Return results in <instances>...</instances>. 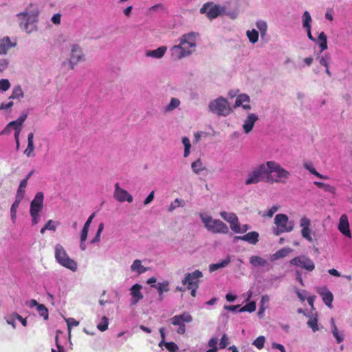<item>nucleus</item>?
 I'll use <instances>...</instances> for the list:
<instances>
[{"label":"nucleus","mask_w":352,"mask_h":352,"mask_svg":"<svg viewBox=\"0 0 352 352\" xmlns=\"http://www.w3.org/2000/svg\"><path fill=\"white\" fill-rule=\"evenodd\" d=\"M200 35L198 32H190L183 34L179 38V43L170 49L171 56L175 60L190 56L196 50L197 41Z\"/></svg>","instance_id":"obj_1"},{"label":"nucleus","mask_w":352,"mask_h":352,"mask_svg":"<svg viewBox=\"0 0 352 352\" xmlns=\"http://www.w3.org/2000/svg\"><path fill=\"white\" fill-rule=\"evenodd\" d=\"M39 12L37 8H28L16 15L21 29L28 34L37 30L36 23Z\"/></svg>","instance_id":"obj_2"},{"label":"nucleus","mask_w":352,"mask_h":352,"mask_svg":"<svg viewBox=\"0 0 352 352\" xmlns=\"http://www.w3.org/2000/svg\"><path fill=\"white\" fill-rule=\"evenodd\" d=\"M267 171L265 182L270 184H283L287 182L291 173L283 168L280 164L275 161H267Z\"/></svg>","instance_id":"obj_3"},{"label":"nucleus","mask_w":352,"mask_h":352,"mask_svg":"<svg viewBox=\"0 0 352 352\" xmlns=\"http://www.w3.org/2000/svg\"><path fill=\"white\" fill-rule=\"evenodd\" d=\"M199 218L208 231L213 234H228L229 228L222 221L213 219L206 213H200Z\"/></svg>","instance_id":"obj_4"},{"label":"nucleus","mask_w":352,"mask_h":352,"mask_svg":"<svg viewBox=\"0 0 352 352\" xmlns=\"http://www.w3.org/2000/svg\"><path fill=\"white\" fill-rule=\"evenodd\" d=\"M267 166L266 163H262L252 167L246 174L244 184L246 186L256 184L265 181L267 177Z\"/></svg>","instance_id":"obj_5"},{"label":"nucleus","mask_w":352,"mask_h":352,"mask_svg":"<svg viewBox=\"0 0 352 352\" xmlns=\"http://www.w3.org/2000/svg\"><path fill=\"white\" fill-rule=\"evenodd\" d=\"M54 257L56 262L63 267L76 272L78 269L77 263L67 254L63 246L59 243L54 246Z\"/></svg>","instance_id":"obj_6"},{"label":"nucleus","mask_w":352,"mask_h":352,"mask_svg":"<svg viewBox=\"0 0 352 352\" xmlns=\"http://www.w3.org/2000/svg\"><path fill=\"white\" fill-rule=\"evenodd\" d=\"M208 109L210 112L219 116H228L232 112L228 100L223 97H219L211 100L208 104Z\"/></svg>","instance_id":"obj_7"},{"label":"nucleus","mask_w":352,"mask_h":352,"mask_svg":"<svg viewBox=\"0 0 352 352\" xmlns=\"http://www.w3.org/2000/svg\"><path fill=\"white\" fill-rule=\"evenodd\" d=\"M274 223L276 228L274 229V233L276 236L283 232H291L294 227V221L289 220L288 217L284 214H276L274 219Z\"/></svg>","instance_id":"obj_8"},{"label":"nucleus","mask_w":352,"mask_h":352,"mask_svg":"<svg viewBox=\"0 0 352 352\" xmlns=\"http://www.w3.org/2000/svg\"><path fill=\"white\" fill-rule=\"evenodd\" d=\"M173 325L178 326L177 333L183 335L186 332L185 322L189 323L192 321V316L188 312H184L180 315H176L168 320Z\"/></svg>","instance_id":"obj_9"},{"label":"nucleus","mask_w":352,"mask_h":352,"mask_svg":"<svg viewBox=\"0 0 352 352\" xmlns=\"http://www.w3.org/2000/svg\"><path fill=\"white\" fill-rule=\"evenodd\" d=\"M224 10V7L217 5L213 2H207L201 8L200 13L205 14L209 19L212 20L218 17Z\"/></svg>","instance_id":"obj_10"},{"label":"nucleus","mask_w":352,"mask_h":352,"mask_svg":"<svg viewBox=\"0 0 352 352\" xmlns=\"http://www.w3.org/2000/svg\"><path fill=\"white\" fill-rule=\"evenodd\" d=\"M290 264L299 267L308 272H312L315 269L314 261L305 255L296 256L290 261Z\"/></svg>","instance_id":"obj_11"},{"label":"nucleus","mask_w":352,"mask_h":352,"mask_svg":"<svg viewBox=\"0 0 352 352\" xmlns=\"http://www.w3.org/2000/svg\"><path fill=\"white\" fill-rule=\"evenodd\" d=\"M84 60V54L78 44L71 45L69 65L73 69L79 62Z\"/></svg>","instance_id":"obj_12"},{"label":"nucleus","mask_w":352,"mask_h":352,"mask_svg":"<svg viewBox=\"0 0 352 352\" xmlns=\"http://www.w3.org/2000/svg\"><path fill=\"white\" fill-rule=\"evenodd\" d=\"M202 276V272L197 270L191 273L186 274L182 283L184 285H187V289H190L195 285H198L199 279Z\"/></svg>","instance_id":"obj_13"},{"label":"nucleus","mask_w":352,"mask_h":352,"mask_svg":"<svg viewBox=\"0 0 352 352\" xmlns=\"http://www.w3.org/2000/svg\"><path fill=\"white\" fill-rule=\"evenodd\" d=\"M16 45L17 41L15 38H11L8 36L2 37L0 38V56L7 55Z\"/></svg>","instance_id":"obj_14"},{"label":"nucleus","mask_w":352,"mask_h":352,"mask_svg":"<svg viewBox=\"0 0 352 352\" xmlns=\"http://www.w3.org/2000/svg\"><path fill=\"white\" fill-rule=\"evenodd\" d=\"M114 198L119 202L127 201L131 203L133 198L126 190L120 187L119 184H115V190L113 194Z\"/></svg>","instance_id":"obj_15"},{"label":"nucleus","mask_w":352,"mask_h":352,"mask_svg":"<svg viewBox=\"0 0 352 352\" xmlns=\"http://www.w3.org/2000/svg\"><path fill=\"white\" fill-rule=\"evenodd\" d=\"M338 229L344 236L349 239L351 238L350 225L348 217L346 214H343L340 216L338 225Z\"/></svg>","instance_id":"obj_16"},{"label":"nucleus","mask_w":352,"mask_h":352,"mask_svg":"<svg viewBox=\"0 0 352 352\" xmlns=\"http://www.w3.org/2000/svg\"><path fill=\"white\" fill-rule=\"evenodd\" d=\"M258 117L256 114L250 113H248L247 117L243 120L242 129L245 134L250 133L255 124L258 121Z\"/></svg>","instance_id":"obj_17"},{"label":"nucleus","mask_w":352,"mask_h":352,"mask_svg":"<svg viewBox=\"0 0 352 352\" xmlns=\"http://www.w3.org/2000/svg\"><path fill=\"white\" fill-rule=\"evenodd\" d=\"M44 195L38 192L30 203V212H41L43 208Z\"/></svg>","instance_id":"obj_18"},{"label":"nucleus","mask_w":352,"mask_h":352,"mask_svg":"<svg viewBox=\"0 0 352 352\" xmlns=\"http://www.w3.org/2000/svg\"><path fill=\"white\" fill-rule=\"evenodd\" d=\"M142 286L140 284H135L130 288V294L131 296V305H135L141 300L144 296L141 292Z\"/></svg>","instance_id":"obj_19"},{"label":"nucleus","mask_w":352,"mask_h":352,"mask_svg":"<svg viewBox=\"0 0 352 352\" xmlns=\"http://www.w3.org/2000/svg\"><path fill=\"white\" fill-rule=\"evenodd\" d=\"M151 287L156 289L158 293V300L162 301L164 298V294L170 291V282L165 280L157 283V285H152Z\"/></svg>","instance_id":"obj_20"},{"label":"nucleus","mask_w":352,"mask_h":352,"mask_svg":"<svg viewBox=\"0 0 352 352\" xmlns=\"http://www.w3.org/2000/svg\"><path fill=\"white\" fill-rule=\"evenodd\" d=\"M259 234L256 231H252L247 233L243 236H236L234 237L235 241H243L249 243L250 244L255 245L258 241Z\"/></svg>","instance_id":"obj_21"},{"label":"nucleus","mask_w":352,"mask_h":352,"mask_svg":"<svg viewBox=\"0 0 352 352\" xmlns=\"http://www.w3.org/2000/svg\"><path fill=\"white\" fill-rule=\"evenodd\" d=\"M318 293L322 296L324 304L329 308H332V301L333 300V294L325 287L318 288Z\"/></svg>","instance_id":"obj_22"},{"label":"nucleus","mask_w":352,"mask_h":352,"mask_svg":"<svg viewBox=\"0 0 352 352\" xmlns=\"http://www.w3.org/2000/svg\"><path fill=\"white\" fill-rule=\"evenodd\" d=\"M220 216L224 221L230 223V226L232 230L239 222L237 216L233 212L222 211L220 212Z\"/></svg>","instance_id":"obj_23"},{"label":"nucleus","mask_w":352,"mask_h":352,"mask_svg":"<svg viewBox=\"0 0 352 352\" xmlns=\"http://www.w3.org/2000/svg\"><path fill=\"white\" fill-rule=\"evenodd\" d=\"M250 263L254 267H267V270H270L272 267L266 259L259 256H252L250 258Z\"/></svg>","instance_id":"obj_24"},{"label":"nucleus","mask_w":352,"mask_h":352,"mask_svg":"<svg viewBox=\"0 0 352 352\" xmlns=\"http://www.w3.org/2000/svg\"><path fill=\"white\" fill-rule=\"evenodd\" d=\"M330 324H331V331L333 334V336L336 338V342L340 344L344 340V334L343 331H339L333 318H331L330 320Z\"/></svg>","instance_id":"obj_25"},{"label":"nucleus","mask_w":352,"mask_h":352,"mask_svg":"<svg viewBox=\"0 0 352 352\" xmlns=\"http://www.w3.org/2000/svg\"><path fill=\"white\" fill-rule=\"evenodd\" d=\"M167 47L166 46H161L156 50L146 51L145 56L146 57L160 59L164 56Z\"/></svg>","instance_id":"obj_26"},{"label":"nucleus","mask_w":352,"mask_h":352,"mask_svg":"<svg viewBox=\"0 0 352 352\" xmlns=\"http://www.w3.org/2000/svg\"><path fill=\"white\" fill-rule=\"evenodd\" d=\"M34 133H30L28 135V146L24 151V154L28 157H34Z\"/></svg>","instance_id":"obj_27"},{"label":"nucleus","mask_w":352,"mask_h":352,"mask_svg":"<svg viewBox=\"0 0 352 352\" xmlns=\"http://www.w3.org/2000/svg\"><path fill=\"white\" fill-rule=\"evenodd\" d=\"M131 270L133 272H136L140 275L148 270V268L142 265V261L139 259H135L131 265Z\"/></svg>","instance_id":"obj_28"},{"label":"nucleus","mask_w":352,"mask_h":352,"mask_svg":"<svg viewBox=\"0 0 352 352\" xmlns=\"http://www.w3.org/2000/svg\"><path fill=\"white\" fill-rule=\"evenodd\" d=\"M231 258L230 255H228L223 260L221 261L213 263L209 265L210 272H214L220 268L226 267L230 262Z\"/></svg>","instance_id":"obj_29"},{"label":"nucleus","mask_w":352,"mask_h":352,"mask_svg":"<svg viewBox=\"0 0 352 352\" xmlns=\"http://www.w3.org/2000/svg\"><path fill=\"white\" fill-rule=\"evenodd\" d=\"M292 250L289 248H282L271 256V261H276L278 259L285 258L287 256L290 252H292Z\"/></svg>","instance_id":"obj_30"},{"label":"nucleus","mask_w":352,"mask_h":352,"mask_svg":"<svg viewBox=\"0 0 352 352\" xmlns=\"http://www.w3.org/2000/svg\"><path fill=\"white\" fill-rule=\"evenodd\" d=\"M303 167L309 170L311 174L316 175L320 179H327L328 177L319 173L314 168V164L311 162H305L303 163Z\"/></svg>","instance_id":"obj_31"},{"label":"nucleus","mask_w":352,"mask_h":352,"mask_svg":"<svg viewBox=\"0 0 352 352\" xmlns=\"http://www.w3.org/2000/svg\"><path fill=\"white\" fill-rule=\"evenodd\" d=\"M302 26L303 29L311 28L312 18L308 11H305L301 16Z\"/></svg>","instance_id":"obj_32"},{"label":"nucleus","mask_w":352,"mask_h":352,"mask_svg":"<svg viewBox=\"0 0 352 352\" xmlns=\"http://www.w3.org/2000/svg\"><path fill=\"white\" fill-rule=\"evenodd\" d=\"M180 100L177 98H172L170 102L164 107V112L169 113L179 107Z\"/></svg>","instance_id":"obj_33"},{"label":"nucleus","mask_w":352,"mask_h":352,"mask_svg":"<svg viewBox=\"0 0 352 352\" xmlns=\"http://www.w3.org/2000/svg\"><path fill=\"white\" fill-rule=\"evenodd\" d=\"M24 97V92L21 87L18 85L13 87L12 94L10 96V99H17L21 100Z\"/></svg>","instance_id":"obj_34"},{"label":"nucleus","mask_w":352,"mask_h":352,"mask_svg":"<svg viewBox=\"0 0 352 352\" xmlns=\"http://www.w3.org/2000/svg\"><path fill=\"white\" fill-rule=\"evenodd\" d=\"M256 26L261 34V37L262 38H265V37L267 36V24L266 21L263 20H258L256 22Z\"/></svg>","instance_id":"obj_35"},{"label":"nucleus","mask_w":352,"mask_h":352,"mask_svg":"<svg viewBox=\"0 0 352 352\" xmlns=\"http://www.w3.org/2000/svg\"><path fill=\"white\" fill-rule=\"evenodd\" d=\"M191 168L193 173H195L197 175H199L201 171L205 170L206 167L203 164L202 161L201 160V159H197L191 164Z\"/></svg>","instance_id":"obj_36"},{"label":"nucleus","mask_w":352,"mask_h":352,"mask_svg":"<svg viewBox=\"0 0 352 352\" xmlns=\"http://www.w3.org/2000/svg\"><path fill=\"white\" fill-rule=\"evenodd\" d=\"M21 202V201H19V200L15 199L14 203L11 206L10 218H11V221L13 223H15V222L16 221L17 209H18Z\"/></svg>","instance_id":"obj_37"},{"label":"nucleus","mask_w":352,"mask_h":352,"mask_svg":"<svg viewBox=\"0 0 352 352\" xmlns=\"http://www.w3.org/2000/svg\"><path fill=\"white\" fill-rule=\"evenodd\" d=\"M250 96L245 94H242L237 96V98L235 100L234 107H240L245 103H250Z\"/></svg>","instance_id":"obj_38"},{"label":"nucleus","mask_w":352,"mask_h":352,"mask_svg":"<svg viewBox=\"0 0 352 352\" xmlns=\"http://www.w3.org/2000/svg\"><path fill=\"white\" fill-rule=\"evenodd\" d=\"M318 43L321 52L327 49V38L324 32H322L319 34Z\"/></svg>","instance_id":"obj_39"},{"label":"nucleus","mask_w":352,"mask_h":352,"mask_svg":"<svg viewBox=\"0 0 352 352\" xmlns=\"http://www.w3.org/2000/svg\"><path fill=\"white\" fill-rule=\"evenodd\" d=\"M246 35L249 39V41L252 44L256 43L258 40V31L254 29H252V30H248L246 32Z\"/></svg>","instance_id":"obj_40"},{"label":"nucleus","mask_w":352,"mask_h":352,"mask_svg":"<svg viewBox=\"0 0 352 352\" xmlns=\"http://www.w3.org/2000/svg\"><path fill=\"white\" fill-rule=\"evenodd\" d=\"M185 206V201L183 199L177 198L173 202L170 203L168 206V212H173L178 207H184Z\"/></svg>","instance_id":"obj_41"},{"label":"nucleus","mask_w":352,"mask_h":352,"mask_svg":"<svg viewBox=\"0 0 352 352\" xmlns=\"http://www.w3.org/2000/svg\"><path fill=\"white\" fill-rule=\"evenodd\" d=\"M309 319L307 322V325L312 329L314 332H316L319 330L318 326V317L317 314L314 316H309Z\"/></svg>","instance_id":"obj_42"},{"label":"nucleus","mask_w":352,"mask_h":352,"mask_svg":"<svg viewBox=\"0 0 352 352\" xmlns=\"http://www.w3.org/2000/svg\"><path fill=\"white\" fill-rule=\"evenodd\" d=\"M182 142L184 146V157H188L190 153V148H191V144H190V140L187 137H183Z\"/></svg>","instance_id":"obj_43"},{"label":"nucleus","mask_w":352,"mask_h":352,"mask_svg":"<svg viewBox=\"0 0 352 352\" xmlns=\"http://www.w3.org/2000/svg\"><path fill=\"white\" fill-rule=\"evenodd\" d=\"M314 184L318 188L324 190L325 192H328L331 194L335 193V188L329 184H327L320 182H314Z\"/></svg>","instance_id":"obj_44"},{"label":"nucleus","mask_w":352,"mask_h":352,"mask_svg":"<svg viewBox=\"0 0 352 352\" xmlns=\"http://www.w3.org/2000/svg\"><path fill=\"white\" fill-rule=\"evenodd\" d=\"M38 315L43 317L44 320H47L49 317V313L47 308L43 304L38 305L36 309Z\"/></svg>","instance_id":"obj_45"},{"label":"nucleus","mask_w":352,"mask_h":352,"mask_svg":"<svg viewBox=\"0 0 352 352\" xmlns=\"http://www.w3.org/2000/svg\"><path fill=\"white\" fill-rule=\"evenodd\" d=\"M265 341L266 339L265 336H260L256 338V340L252 342V344L258 349H262L264 347Z\"/></svg>","instance_id":"obj_46"},{"label":"nucleus","mask_w":352,"mask_h":352,"mask_svg":"<svg viewBox=\"0 0 352 352\" xmlns=\"http://www.w3.org/2000/svg\"><path fill=\"white\" fill-rule=\"evenodd\" d=\"M217 343L218 339L217 338H211L208 341V346L210 349L206 352H217Z\"/></svg>","instance_id":"obj_47"},{"label":"nucleus","mask_w":352,"mask_h":352,"mask_svg":"<svg viewBox=\"0 0 352 352\" xmlns=\"http://www.w3.org/2000/svg\"><path fill=\"white\" fill-rule=\"evenodd\" d=\"M17 314L16 313H12L11 314L7 315L5 317V319L7 322V323L10 325H12V327L15 329L16 328V320L17 319Z\"/></svg>","instance_id":"obj_48"},{"label":"nucleus","mask_w":352,"mask_h":352,"mask_svg":"<svg viewBox=\"0 0 352 352\" xmlns=\"http://www.w3.org/2000/svg\"><path fill=\"white\" fill-rule=\"evenodd\" d=\"M109 320L106 316H103L101 318L100 322L97 324V328L100 331H104L108 329Z\"/></svg>","instance_id":"obj_49"},{"label":"nucleus","mask_w":352,"mask_h":352,"mask_svg":"<svg viewBox=\"0 0 352 352\" xmlns=\"http://www.w3.org/2000/svg\"><path fill=\"white\" fill-rule=\"evenodd\" d=\"M255 309H256V302L254 301H252V302L248 303L247 305H245V306H243V307H241L239 309V312L248 311V312L252 313V312L254 311Z\"/></svg>","instance_id":"obj_50"},{"label":"nucleus","mask_w":352,"mask_h":352,"mask_svg":"<svg viewBox=\"0 0 352 352\" xmlns=\"http://www.w3.org/2000/svg\"><path fill=\"white\" fill-rule=\"evenodd\" d=\"M248 230H250V226L248 224L241 226L239 222H238L237 224L234 228V229L232 230V231L234 232L235 233H245Z\"/></svg>","instance_id":"obj_51"},{"label":"nucleus","mask_w":352,"mask_h":352,"mask_svg":"<svg viewBox=\"0 0 352 352\" xmlns=\"http://www.w3.org/2000/svg\"><path fill=\"white\" fill-rule=\"evenodd\" d=\"M60 223L54 220H49L45 225V229L47 230L55 232Z\"/></svg>","instance_id":"obj_52"},{"label":"nucleus","mask_w":352,"mask_h":352,"mask_svg":"<svg viewBox=\"0 0 352 352\" xmlns=\"http://www.w3.org/2000/svg\"><path fill=\"white\" fill-rule=\"evenodd\" d=\"M103 229H104V224H103V223H101L99 224L96 236L91 241V243H98L100 241V235H101V233H102Z\"/></svg>","instance_id":"obj_53"},{"label":"nucleus","mask_w":352,"mask_h":352,"mask_svg":"<svg viewBox=\"0 0 352 352\" xmlns=\"http://www.w3.org/2000/svg\"><path fill=\"white\" fill-rule=\"evenodd\" d=\"M27 118H28V113L25 112H23L21 113V115L20 116V117L17 120L10 122V125H11L12 124H17L18 126H20L21 127L22 124L25 121Z\"/></svg>","instance_id":"obj_54"},{"label":"nucleus","mask_w":352,"mask_h":352,"mask_svg":"<svg viewBox=\"0 0 352 352\" xmlns=\"http://www.w3.org/2000/svg\"><path fill=\"white\" fill-rule=\"evenodd\" d=\"M319 63L321 65L328 67L329 62L330 60V55L327 53L318 58Z\"/></svg>","instance_id":"obj_55"},{"label":"nucleus","mask_w":352,"mask_h":352,"mask_svg":"<svg viewBox=\"0 0 352 352\" xmlns=\"http://www.w3.org/2000/svg\"><path fill=\"white\" fill-rule=\"evenodd\" d=\"M311 231L310 228H303L301 230L302 236L303 238H305V239H307L309 242L313 241V238L311 235Z\"/></svg>","instance_id":"obj_56"},{"label":"nucleus","mask_w":352,"mask_h":352,"mask_svg":"<svg viewBox=\"0 0 352 352\" xmlns=\"http://www.w3.org/2000/svg\"><path fill=\"white\" fill-rule=\"evenodd\" d=\"M30 214L31 216L32 226L38 224L41 219L40 212H30Z\"/></svg>","instance_id":"obj_57"},{"label":"nucleus","mask_w":352,"mask_h":352,"mask_svg":"<svg viewBox=\"0 0 352 352\" xmlns=\"http://www.w3.org/2000/svg\"><path fill=\"white\" fill-rule=\"evenodd\" d=\"M10 82L8 79L0 80V90L3 91H6L10 88Z\"/></svg>","instance_id":"obj_58"},{"label":"nucleus","mask_w":352,"mask_h":352,"mask_svg":"<svg viewBox=\"0 0 352 352\" xmlns=\"http://www.w3.org/2000/svg\"><path fill=\"white\" fill-rule=\"evenodd\" d=\"M165 347L169 352H176L178 350V346L173 342L165 343Z\"/></svg>","instance_id":"obj_59"},{"label":"nucleus","mask_w":352,"mask_h":352,"mask_svg":"<svg viewBox=\"0 0 352 352\" xmlns=\"http://www.w3.org/2000/svg\"><path fill=\"white\" fill-rule=\"evenodd\" d=\"M229 344V339L226 334H223L220 340L219 348L224 349Z\"/></svg>","instance_id":"obj_60"},{"label":"nucleus","mask_w":352,"mask_h":352,"mask_svg":"<svg viewBox=\"0 0 352 352\" xmlns=\"http://www.w3.org/2000/svg\"><path fill=\"white\" fill-rule=\"evenodd\" d=\"M310 225L311 221L308 218L305 217L301 218L300 221V226L302 229L310 228Z\"/></svg>","instance_id":"obj_61"},{"label":"nucleus","mask_w":352,"mask_h":352,"mask_svg":"<svg viewBox=\"0 0 352 352\" xmlns=\"http://www.w3.org/2000/svg\"><path fill=\"white\" fill-rule=\"evenodd\" d=\"M25 195V189L18 187L15 199L22 201Z\"/></svg>","instance_id":"obj_62"},{"label":"nucleus","mask_w":352,"mask_h":352,"mask_svg":"<svg viewBox=\"0 0 352 352\" xmlns=\"http://www.w3.org/2000/svg\"><path fill=\"white\" fill-rule=\"evenodd\" d=\"M66 322H67L68 329H69V332H70L71 328L72 327H76L79 324V322L76 321L73 318H69L66 319Z\"/></svg>","instance_id":"obj_63"},{"label":"nucleus","mask_w":352,"mask_h":352,"mask_svg":"<svg viewBox=\"0 0 352 352\" xmlns=\"http://www.w3.org/2000/svg\"><path fill=\"white\" fill-rule=\"evenodd\" d=\"M9 65V60L7 58L0 59V72L5 71Z\"/></svg>","instance_id":"obj_64"}]
</instances>
